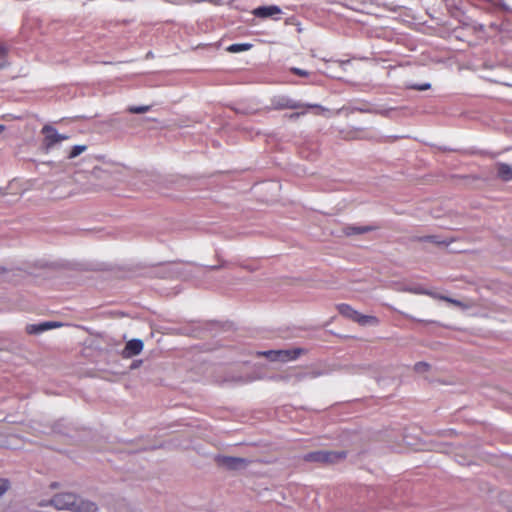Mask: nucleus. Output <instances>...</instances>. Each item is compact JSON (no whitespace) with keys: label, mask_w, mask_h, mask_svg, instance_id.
<instances>
[{"label":"nucleus","mask_w":512,"mask_h":512,"mask_svg":"<svg viewBox=\"0 0 512 512\" xmlns=\"http://www.w3.org/2000/svg\"><path fill=\"white\" fill-rule=\"evenodd\" d=\"M252 380L253 379L250 378V379H247V380L243 381V383H248V382H251Z\"/></svg>","instance_id":"obj_30"},{"label":"nucleus","mask_w":512,"mask_h":512,"mask_svg":"<svg viewBox=\"0 0 512 512\" xmlns=\"http://www.w3.org/2000/svg\"><path fill=\"white\" fill-rule=\"evenodd\" d=\"M4 66H5V64H4V63H1V64H0V68H3Z\"/></svg>","instance_id":"obj_32"},{"label":"nucleus","mask_w":512,"mask_h":512,"mask_svg":"<svg viewBox=\"0 0 512 512\" xmlns=\"http://www.w3.org/2000/svg\"><path fill=\"white\" fill-rule=\"evenodd\" d=\"M497 176L503 181L512 180V167L506 163H497Z\"/></svg>","instance_id":"obj_11"},{"label":"nucleus","mask_w":512,"mask_h":512,"mask_svg":"<svg viewBox=\"0 0 512 512\" xmlns=\"http://www.w3.org/2000/svg\"><path fill=\"white\" fill-rule=\"evenodd\" d=\"M5 130V126L0 124V134Z\"/></svg>","instance_id":"obj_29"},{"label":"nucleus","mask_w":512,"mask_h":512,"mask_svg":"<svg viewBox=\"0 0 512 512\" xmlns=\"http://www.w3.org/2000/svg\"><path fill=\"white\" fill-rule=\"evenodd\" d=\"M304 352L301 348L260 351L258 355L272 362H289L296 360Z\"/></svg>","instance_id":"obj_2"},{"label":"nucleus","mask_w":512,"mask_h":512,"mask_svg":"<svg viewBox=\"0 0 512 512\" xmlns=\"http://www.w3.org/2000/svg\"><path fill=\"white\" fill-rule=\"evenodd\" d=\"M345 457L346 453L344 451L319 450L305 454L303 459L306 462L335 463Z\"/></svg>","instance_id":"obj_3"},{"label":"nucleus","mask_w":512,"mask_h":512,"mask_svg":"<svg viewBox=\"0 0 512 512\" xmlns=\"http://www.w3.org/2000/svg\"><path fill=\"white\" fill-rule=\"evenodd\" d=\"M7 53V49L4 45L0 44V58L5 56Z\"/></svg>","instance_id":"obj_25"},{"label":"nucleus","mask_w":512,"mask_h":512,"mask_svg":"<svg viewBox=\"0 0 512 512\" xmlns=\"http://www.w3.org/2000/svg\"><path fill=\"white\" fill-rule=\"evenodd\" d=\"M86 150H87V146L86 145H75L70 150L67 158L68 159L76 158L77 156H79L81 153H83Z\"/></svg>","instance_id":"obj_16"},{"label":"nucleus","mask_w":512,"mask_h":512,"mask_svg":"<svg viewBox=\"0 0 512 512\" xmlns=\"http://www.w3.org/2000/svg\"><path fill=\"white\" fill-rule=\"evenodd\" d=\"M321 375H322V372L317 371V370H311V371L296 372L295 374L291 375L290 377H293L295 379V381L299 382V381H303L307 378H311V379L317 378Z\"/></svg>","instance_id":"obj_12"},{"label":"nucleus","mask_w":512,"mask_h":512,"mask_svg":"<svg viewBox=\"0 0 512 512\" xmlns=\"http://www.w3.org/2000/svg\"><path fill=\"white\" fill-rule=\"evenodd\" d=\"M41 133L44 135L42 147L45 152L51 151L57 144L69 139L68 135L58 133L57 129L49 124L42 127Z\"/></svg>","instance_id":"obj_4"},{"label":"nucleus","mask_w":512,"mask_h":512,"mask_svg":"<svg viewBox=\"0 0 512 512\" xmlns=\"http://www.w3.org/2000/svg\"><path fill=\"white\" fill-rule=\"evenodd\" d=\"M407 87L410 89L418 90V91H424V90L430 89L431 84L426 82V83H422V84H411V85H408Z\"/></svg>","instance_id":"obj_19"},{"label":"nucleus","mask_w":512,"mask_h":512,"mask_svg":"<svg viewBox=\"0 0 512 512\" xmlns=\"http://www.w3.org/2000/svg\"><path fill=\"white\" fill-rule=\"evenodd\" d=\"M347 63H349V61H342V62H341V64H342V65H345V64H347Z\"/></svg>","instance_id":"obj_31"},{"label":"nucleus","mask_w":512,"mask_h":512,"mask_svg":"<svg viewBox=\"0 0 512 512\" xmlns=\"http://www.w3.org/2000/svg\"><path fill=\"white\" fill-rule=\"evenodd\" d=\"M9 489V482L6 479H0V497Z\"/></svg>","instance_id":"obj_23"},{"label":"nucleus","mask_w":512,"mask_h":512,"mask_svg":"<svg viewBox=\"0 0 512 512\" xmlns=\"http://www.w3.org/2000/svg\"><path fill=\"white\" fill-rule=\"evenodd\" d=\"M92 174L95 176V177H98V178H106L108 176V172L101 169V168H94L93 171H92Z\"/></svg>","instance_id":"obj_22"},{"label":"nucleus","mask_w":512,"mask_h":512,"mask_svg":"<svg viewBox=\"0 0 512 512\" xmlns=\"http://www.w3.org/2000/svg\"><path fill=\"white\" fill-rule=\"evenodd\" d=\"M429 369H430V364L427 363V362H422L421 361V362H417L414 365V370L417 373H424V372H427Z\"/></svg>","instance_id":"obj_18"},{"label":"nucleus","mask_w":512,"mask_h":512,"mask_svg":"<svg viewBox=\"0 0 512 512\" xmlns=\"http://www.w3.org/2000/svg\"><path fill=\"white\" fill-rule=\"evenodd\" d=\"M252 47L250 43H235L228 47V51L232 53H238L242 51H247Z\"/></svg>","instance_id":"obj_14"},{"label":"nucleus","mask_w":512,"mask_h":512,"mask_svg":"<svg viewBox=\"0 0 512 512\" xmlns=\"http://www.w3.org/2000/svg\"><path fill=\"white\" fill-rule=\"evenodd\" d=\"M273 105L276 109H299L303 105L290 97L279 96L273 99Z\"/></svg>","instance_id":"obj_9"},{"label":"nucleus","mask_w":512,"mask_h":512,"mask_svg":"<svg viewBox=\"0 0 512 512\" xmlns=\"http://www.w3.org/2000/svg\"><path fill=\"white\" fill-rule=\"evenodd\" d=\"M299 114L298 113H295L292 115V117H297Z\"/></svg>","instance_id":"obj_33"},{"label":"nucleus","mask_w":512,"mask_h":512,"mask_svg":"<svg viewBox=\"0 0 512 512\" xmlns=\"http://www.w3.org/2000/svg\"><path fill=\"white\" fill-rule=\"evenodd\" d=\"M62 323L55 321H44L36 324H28L25 328L26 332L30 335H39L48 330L61 327Z\"/></svg>","instance_id":"obj_8"},{"label":"nucleus","mask_w":512,"mask_h":512,"mask_svg":"<svg viewBox=\"0 0 512 512\" xmlns=\"http://www.w3.org/2000/svg\"><path fill=\"white\" fill-rule=\"evenodd\" d=\"M143 349V342L140 339H132L128 341L123 350V356L125 358H131L141 353Z\"/></svg>","instance_id":"obj_10"},{"label":"nucleus","mask_w":512,"mask_h":512,"mask_svg":"<svg viewBox=\"0 0 512 512\" xmlns=\"http://www.w3.org/2000/svg\"><path fill=\"white\" fill-rule=\"evenodd\" d=\"M216 462L219 466L229 470H241L247 467L249 461L246 458L218 455Z\"/></svg>","instance_id":"obj_6"},{"label":"nucleus","mask_w":512,"mask_h":512,"mask_svg":"<svg viewBox=\"0 0 512 512\" xmlns=\"http://www.w3.org/2000/svg\"><path fill=\"white\" fill-rule=\"evenodd\" d=\"M388 112H389V110H382V111H380L379 113H380L381 115H388Z\"/></svg>","instance_id":"obj_28"},{"label":"nucleus","mask_w":512,"mask_h":512,"mask_svg":"<svg viewBox=\"0 0 512 512\" xmlns=\"http://www.w3.org/2000/svg\"><path fill=\"white\" fill-rule=\"evenodd\" d=\"M439 299L443 300V301H446V302H449V303H451V304H453L455 306L461 307V308L465 307V305L461 301H459L457 299L450 298L448 296H439Z\"/></svg>","instance_id":"obj_20"},{"label":"nucleus","mask_w":512,"mask_h":512,"mask_svg":"<svg viewBox=\"0 0 512 512\" xmlns=\"http://www.w3.org/2000/svg\"><path fill=\"white\" fill-rule=\"evenodd\" d=\"M406 291L419 295H432V291L427 290L420 285L409 286L406 288Z\"/></svg>","instance_id":"obj_15"},{"label":"nucleus","mask_w":512,"mask_h":512,"mask_svg":"<svg viewBox=\"0 0 512 512\" xmlns=\"http://www.w3.org/2000/svg\"><path fill=\"white\" fill-rule=\"evenodd\" d=\"M339 313L361 325H375L378 320L375 316L363 315L358 311L354 310L350 305L342 303L337 306Z\"/></svg>","instance_id":"obj_5"},{"label":"nucleus","mask_w":512,"mask_h":512,"mask_svg":"<svg viewBox=\"0 0 512 512\" xmlns=\"http://www.w3.org/2000/svg\"><path fill=\"white\" fill-rule=\"evenodd\" d=\"M430 297L432 298H435V299H439V296H442L441 294H438V293H435V292H432V295H429Z\"/></svg>","instance_id":"obj_27"},{"label":"nucleus","mask_w":512,"mask_h":512,"mask_svg":"<svg viewBox=\"0 0 512 512\" xmlns=\"http://www.w3.org/2000/svg\"><path fill=\"white\" fill-rule=\"evenodd\" d=\"M221 266L219 265H212V266H208L207 268L211 271H214V270H218Z\"/></svg>","instance_id":"obj_26"},{"label":"nucleus","mask_w":512,"mask_h":512,"mask_svg":"<svg viewBox=\"0 0 512 512\" xmlns=\"http://www.w3.org/2000/svg\"><path fill=\"white\" fill-rule=\"evenodd\" d=\"M371 230L369 226H348L345 228L346 235L363 234Z\"/></svg>","instance_id":"obj_13"},{"label":"nucleus","mask_w":512,"mask_h":512,"mask_svg":"<svg viewBox=\"0 0 512 512\" xmlns=\"http://www.w3.org/2000/svg\"><path fill=\"white\" fill-rule=\"evenodd\" d=\"M290 71L293 74L298 75L300 77H308L310 75V73L307 70L300 69V68H297V67H291Z\"/></svg>","instance_id":"obj_21"},{"label":"nucleus","mask_w":512,"mask_h":512,"mask_svg":"<svg viewBox=\"0 0 512 512\" xmlns=\"http://www.w3.org/2000/svg\"><path fill=\"white\" fill-rule=\"evenodd\" d=\"M252 14L260 19L271 18L273 20H279L282 9L277 5L259 6L252 11Z\"/></svg>","instance_id":"obj_7"},{"label":"nucleus","mask_w":512,"mask_h":512,"mask_svg":"<svg viewBox=\"0 0 512 512\" xmlns=\"http://www.w3.org/2000/svg\"><path fill=\"white\" fill-rule=\"evenodd\" d=\"M150 109H151V106H149V105L129 106L127 108V111L129 113H133V114H142V113H146V112L150 111Z\"/></svg>","instance_id":"obj_17"},{"label":"nucleus","mask_w":512,"mask_h":512,"mask_svg":"<svg viewBox=\"0 0 512 512\" xmlns=\"http://www.w3.org/2000/svg\"><path fill=\"white\" fill-rule=\"evenodd\" d=\"M53 505L58 510H69L72 512H96L97 505L94 502L84 500L73 493L56 494L48 503L42 501L40 506Z\"/></svg>","instance_id":"obj_1"},{"label":"nucleus","mask_w":512,"mask_h":512,"mask_svg":"<svg viewBox=\"0 0 512 512\" xmlns=\"http://www.w3.org/2000/svg\"><path fill=\"white\" fill-rule=\"evenodd\" d=\"M421 240L429 241V242H433V243H437V244H441L442 243V242L438 241L436 236H425V237L421 238Z\"/></svg>","instance_id":"obj_24"}]
</instances>
